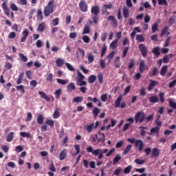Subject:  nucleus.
I'll use <instances>...</instances> for the list:
<instances>
[{"label":"nucleus","mask_w":176,"mask_h":176,"mask_svg":"<svg viewBox=\"0 0 176 176\" xmlns=\"http://www.w3.org/2000/svg\"><path fill=\"white\" fill-rule=\"evenodd\" d=\"M87 152H88L89 153H92L94 156H98V159H102V157H104V153H108V148H96L94 150L93 147L90 146L87 148Z\"/></svg>","instance_id":"1"},{"label":"nucleus","mask_w":176,"mask_h":176,"mask_svg":"<svg viewBox=\"0 0 176 176\" xmlns=\"http://www.w3.org/2000/svg\"><path fill=\"white\" fill-rule=\"evenodd\" d=\"M54 1L53 0H51L49 1L46 7H45L44 16H45V17H48V16H50V14L53 13L54 8Z\"/></svg>","instance_id":"2"},{"label":"nucleus","mask_w":176,"mask_h":176,"mask_svg":"<svg viewBox=\"0 0 176 176\" xmlns=\"http://www.w3.org/2000/svg\"><path fill=\"white\" fill-rule=\"evenodd\" d=\"M78 77L76 78V85L77 86H86L87 85V82L85 81L86 77L80 73V72L78 71Z\"/></svg>","instance_id":"3"},{"label":"nucleus","mask_w":176,"mask_h":176,"mask_svg":"<svg viewBox=\"0 0 176 176\" xmlns=\"http://www.w3.org/2000/svg\"><path fill=\"white\" fill-rule=\"evenodd\" d=\"M136 123H142L145 120V113L143 111H138L134 116Z\"/></svg>","instance_id":"4"},{"label":"nucleus","mask_w":176,"mask_h":176,"mask_svg":"<svg viewBox=\"0 0 176 176\" xmlns=\"http://www.w3.org/2000/svg\"><path fill=\"white\" fill-rule=\"evenodd\" d=\"M134 145L136 151H139V152H142V151L144 149V147L145 146V144L142 140H136Z\"/></svg>","instance_id":"5"},{"label":"nucleus","mask_w":176,"mask_h":176,"mask_svg":"<svg viewBox=\"0 0 176 176\" xmlns=\"http://www.w3.org/2000/svg\"><path fill=\"white\" fill-rule=\"evenodd\" d=\"M3 3L1 4V8L5 13L6 16H10V9L8 8V0H2Z\"/></svg>","instance_id":"6"},{"label":"nucleus","mask_w":176,"mask_h":176,"mask_svg":"<svg viewBox=\"0 0 176 176\" xmlns=\"http://www.w3.org/2000/svg\"><path fill=\"white\" fill-rule=\"evenodd\" d=\"M145 69H146L148 71V69H149V68L148 67V66H146L145 65V60H141L139 65V71L140 72V74H142L143 72H145Z\"/></svg>","instance_id":"7"},{"label":"nucleus","mask_w":176,"mask_h":176,"mask_svg":"<svg viewBox=\"0 0 176 176\" xmlns=\"http://www.w3.org/2000/svg\"><path fill=\"white\" fill-rule=\"evenodd\" d=\"M79 7L81 12H83L84 13H86V12H87V3H86V1L82 0L79 3Z\"/></svg>","instance_id":"8"},{"label":"nucleus","mask_w":176,"mask_h":176,"mask_svg":"<svg viewBox=\"0 0 176 176\" xmlns=\"http://www.w3.org/2000/svg\"><path fill=\"white\" fill-rule=\"evenodd\" d=\"M139 50H140L143 57H146V54H148V50H146V47H145V45L140 44Z\"/></svg>","instance_id":"9"},{"label":"nucleus","mask_w":176,"mask_h":176,"mask_svg":"<svg viewBox=\"0 0 176 176\" xmlns=\"http://www.w3.org/2000/svg\"><path fill=\"white\" fill-rule=\"evenodd\" d=\"M28 35H30V32L27 29H25L22 32L23 36L21 38V42H25V41H27Z\"/></svg>","instance_id":"10"},{"label":"nucleus","mask_w":176,"mask_h":176,"mask_svg":"<svg viewBox=\"0 0 176 176\" xmlns=\"http://www.w3.org/2000/svg\"><path fill=\"white\" fill-rule=\"evenodd\" d=\"M45 28H46V23L42 22L38 25L36 28V31L37 32H43Z\"/></svg>","instance_id":"11"},{"label":"nucleus","mask_w":176,"mask_h":176,"mask_svg":"<svg viewBox=\"0 0 176 176\" xmlns=\"http://www.w3.org/2000/svg\"><path fill=\"white\" fill-rule=\"evenodd\" d=\"M91 13L94 14V16H98V13H100V7L98 6H94L91 9Z\"/></svg>","instance_id":"12"},{"label":"nucleus","mask_w":176,"mask_h":176,"mask_svg":"<svg viewBox=\"0 0 176 176\" xmlns=\"http://www.w3.org/2000/svg\"><path fill=\"white\" fill-rule=\"evenodd\" d=\"M76 89V85L74 82H69L67 86V90L69 93L74 91Z\"/></svg>","instance_id":"13"},{"label":"nucleus","mask_w":176,"mask_h":176,"mask_svg":"<svg viewBox=\"0 0 176 176\" xmlns=\"http://www.w3.org/2000/svg\"><path fill=\"white\" fill-rule=\"evenodd\" d=\"M56 64L57 65V67H63V65H64V64H65V60H64V58H58L56 60Z\"/></svg>","instance_id":"14"},{"label":"nucleus","mask_w":176,"mask_h":176,"mask_svg":"<svg viewBox=\"0 0 176 176\" xmlns=\"http://www.w3.org/2000/svg\"><path fill=\"white\" fill-rule=\"evenodd\" d=\"M157 81L150 80V84L148 85L147 90H148V91H151V90H152L153 87H155V86H157Z\"/></svg>","instance_id":"15"},{"label":"nucleus","mask_w":176,"mask_h":176,"mask_svg":"<svg viewBox=\"0 0 176 176\" xmlns=\"http://www.w3.org/2000/svg\"><path fill=\"white\" fill-rule=\"evenodd\" d=\"M123 99V95L120 94L118 98L116 100L115 103V107L116 108H119L120 107V102H122V100Z\"/></svg>","instance_id":"16"},{"label":"nucleus","mask_w":176,"mask_h":176,"mask_svg":"<svg viewBox=\"0 0 176 176\" xmlns=\"http://www.w3.org/2000/svg\"><path fill=\"white\" fill-rule=\"evenodd\" d=\"M107 21H111V23L113 24V27H117L118 26V23L116 22V19H115V16H109L107 18Z\"/></svg>","instance_id":"17"},{"label":"nucleus","mask_w":176,"mask_h":176,"mask_svg":"<svg viewBox=\"0 0 176 176\" xmlns=\"http://www.w3.org/2000/svg\"><path fill=\"white\" fill-rule=\"evenodd\" d=\"M38 94L40 97H41V98H44V100L47 102L50 101V98H49V96H47V95H46V93H45L44 91H39Z\"/></svg>","instance_id":"18"},{"label":"nucleus","mask_w":176,"mask_h":176,"mask_svg":"<svg viewBox=\"0 0 176 176\" xmlns=\"http://www.w3.org/2000/svg\"><path fill=\"white\" fill-rule=\"evenodd\" d=\"M173 57V54H169L168 55H165L163 58V63L164 64H167L170 62V59Z\"/></svg>","instance_id":"19"},{"label":"nucleus","mask_w":176,"mask_h":176,"mask_svg":"<svg viewBox=\"0 0 176 176\" xmlns=\"http://www.w3.org/2000/svg\"><path fill=\"white\" fill-rule=\"evenodd\" d=\"M159 148H154L152 151H151V155L153 157H157L159 156L160 153Z\"/></svg>","instance_id":"20"},{"label":"nucleus","mask_w":176,"mask_h":176,"mask_svg":"<svg viewBox=\"0 0 176 176\" xmlns=\"http://www.w3.org/2000/svg\"><path fill=\"white\" fill-rule=\"evenodd\" d=\"M57 83L59 85H63V86H65V85H67V83L69 82V80H63L60 78H56Z\"/></svg>","instance_id":"21"},{"label":"nucleus","mask_w":176,"mask_h":176,"mask_svg":"<svg viewBox=\"0 0 176 176\" xmlns=\"http://www.w3.org/2000/svg\"><path fill=\"white\" fill-rule=\"evenodd\" d=\"M94 129V122H92L89 125L86 126V130L87 133H91Z\"/></svg>","instance_id":"22"},{"label":"nucleus","mask_w":176,"mask_h":176,"mask_svg":"<svg viewBox=\"0 0 176 176\" xmlns=\"http://www.w3.org/2000/svg\"><path fill=\"white\" fill-rule=\"evenodd\" d=\"M118 47V39H115L113 42L110 44V49L115 50Z\"/></svg>","instance_id":"23"},{"label":"nucleus","mask_w":176,"mask_h":176,"mask_svg":"<svg viewBox=\"0 0 176 176\" xmlns=\"http://www.w3.org/2000/svg\"><path fill=\"white\" fill-rule=\"evenodd\" d=\"M37 20L38 21H42L43 20V15L42 14V10L39 9L37 11Z\"/></svg>","instance_id":"24"},{"label":"nucleus","mask_w":176,"mask_h":176,"mask_svg":"<svg viewBox=\"0 0 176 176\" xmlns=\"http://www.w3.org/2000/svg\"><path fill=\"white\" fill-rule=\"evenodd\" d=\"M153 53L156 56V57H158L160 56V47H155L153 49Z\"/></svg>","instance_id":"25"},{"label":"nucleus","mask_w":176,"mask_h":176,"mask_svg":"<svg viewBox=\"0 0 176 176\" xmlns=\"http://www.w3.org/2000/svg\"><path fill=\"white\" fill-rule=\"evenodd\" d=\"M62 93H63V90L61 89H56V91L54 92L55 98H56V100H58Z\"/></svg>","instance_id":"26"},{"label":"nucleus","mask_w":176,"mask_h":176,"mask_svg":"<svg viewBox=\"0 0 176 176\" xmlns=\"http://www.w3.org/2000/svg\"><path fill=\"white\" fill-rule=\"evenodd\" d=\"M164 35H165V36H168V35H170V32H168V27H165L161 32V36H163Z\"/></svg>","instance_id":"27"},{"label":"nucleus","mask_w":176,"mask_h":176,"mask_svg":"<svg viewBox=\"0 0 176 176\" xmlns=\"http://www.w3.org/2000/svg\"><path fill=\"white\" fill-rule=\"evenodd\" d=\"M67 156V151L63 150L59 155V160H64L65 159V157Z\"/></svg>","instance_id":"28"},{"label":"nucleus","mask_w":176,"mask_h":176,"mask_svg":"<svg viewBox=\"0 0 176 176\" xmlns=\"http://www.w3.org/2000/svg\"><path fill=\"white\" fill-rule=\"evenodd\" d=\"M87 58H88V61H89V64L93 63V61H94V55H93V53L88 52L87 53Z\"/></svg>","instance_id":"29"},{"label":"nucleus","mask_w":176,"mask_h":176,"mask_svg":"<svg viewBox=\"0 0 176 176\" xmlns=\"http://www.w3.org/2000/svg\"><path fill=\"white\" fill-rule=\"evenodd\" d=\"M121 159H122V157L120 156V155L119 154L116 155L113 160V165L117 164V163H119V161H120Z\"/></svg>","instance_id":"30"},{"label":"nucleus","mask_w":176,"mask_h":176,"mask_svg":"<svg viewBox=\"0 0 176 176\" xmlns=\"http://www.w3.org/2000/svg\"><path fill=\"white\" fill-rule=\"evenodd\" d=\"M96 79H97V77L95 75H91L88 78V82L90 84L94 83Z\"/></svg>","instance_id":"31"},{"label":"nucleus","mask_w":176,"mask_h":176,"mask_svg":"<svg viewBox=\"0 0 176 176\" xmlns=\"http://www.w3.org/2000/svg\"><path fill=\"white\" fill-rule=\"evenodd\" d=\"M149 102L155 104V102H159V98L157 96H151L149 98Z\"/></svg>","instance_id":"32"},{"label":"nucleus","mask_w":176,"mask_h":176,"mask_svg":"<svg viewBox=\"0 0 176 176\" xmlns=\"http://www.w3.org/2000/svg\"><path fill=\"white\" fill-rule=\"evenodd\" d=\"M168 68V67L167 65L163 66L161 68V72H160V75L162 76H164V75H166V72H167V69Z\"/></svg>","instance_id":"33"},{"label":"nucleus","mask_w":176,"mask_h":176,"mask_svg":"<svg viewBox=\"0 0 176 176\" xmlns=\"http://www.w3.org/2000/svg\"><path fill=\"white\" fill-rule=\"evenodd\" d=\"M14 134V133L13 132H10L6 138V141L7 142H12V141L13 140V135Z\"/></svg>","instance_id":"34"},{"label":"nucleus","mask_w":176,"mask_h":176,"mask_svg":"<svg viewBox=\"0 0 176 176\" xmlns=\"http://www.w3.org/2000/svg\"><path fill=\"white\" fill-rule=\"evenodd\" d=\"M58 118H60V110L56 109L53 113V118L58 119Z\"/></svg>","instance_id":"35"},{"label":"nucleus","mask_w":176,"mask_h":176,"mask_svg":"<svg viewBox=\"0 0 176 176\" xmlns=\"http://www.w3.org/2000/svg\"><path fill=\"white\" fill-rule=\"evenodd\" d=\"M21 137H23V138H30L31 137V133L28 132H20Z\"/></svg>","instance_id":"36"},{"label":"nucleus","mask_w":176,"mask_h":176,"mask_svg":"<svg viewBox=\"0 0 176 176\" xmlns=\"http://www.w3.org/2000/svg\"><path fill=\"white\" fill-rule=\"evenodd\" d=\"M159 130H160V127H159V126H155V127H154V128H153V129H151V131H150L149 135H152L153 133H159Z\"/></svg>","instance_id":"37"},{"label":"nucleus","mask_w":176,"mask_h":176,"mask_svg":"<svg viewBox=\"0 0 176 176\" xmlns=\"http://www.w3.org/2000/svg\"><path fill=\"white\" fill-rule=\"evenodd\" d=\"M168 102H169L170 107H171L173 109H176V102H174V100H171V98H169Z\"/></svg>","instance_id":"38"},{"label":"nucleus","mask_w":176,"mask_h":176,"mask_svg":"<svg viewBox=\"0 0 176 176\" xmlns=\"http://www.w3.org/2000/svg\"><path fill=\"white\" fill-rule=\"evenodd\" d=\"M16 90L24 94L25 93V90H24V85H18L16 87Z\"/></svg>","instance_id":"39"},{"label":"nucleus","mask_w":176,"mask_h":176,"mask_svg":"<svg viewBox=\"0 0 176 176\" xmlns=\"http://www.w3.org/2000/svg\"><path fill=\"white\" fill-rule=\"evenodd\" d=\"M23 78H24V73H21L16 81L17 85H21V82H23Z\"/></svg>","instance_id":"40"},{"label":"nucleus","mask_w":176,"mask_h":176,"mask_svg":"<svg viewBox=\"0 0 176 176\" xmlns=\"http://www.w3.org/2000/svg\"><path fill=\"white\" fill-rule=\"evenodd\" d=\"M83 101V97L77 96L73 98V102H82Z\"/></svg>","instance_id":"41"},{"label":"nucleus","mask_w":176,"mask_h":176,"mask_svg":"<svg viewBox=\"0 0 176 176\" xmlns=\"http://www.w3.org/2000/svg\"><path fill=\"white\" fill-rule=\"evenodd\" d=\"M123 16L124 19H127L129 16V9L127 8H124L123 9Z\"/></svg>","instance_id":"42"},{"label":"nucleus","mask_w":176,"mask_h":176,"mask_svg":"<svg viewBox=\"0 0 176 176\" xmlns=\"http://www.w3.org/2000/svg\"><path fill=\"white\" fill-rule=\"evenodd\" d=\"M19 58L23 63H27V61H28V58L23 54H19Z\"/></svg>","instance_id":"43"},{"label":"nucleus","mask_w":176,"mask_h":176,"mask_svg":"<svg viewBox=\"0 0 176 176\" xmlns=\"http://www.w3.org/2000/svg\"><path fill=\"white\" fill-rule=\"evenodd\" d=\"M65 65L69 71H71L72 72H74V71H75V68H74V66L71 65V63H66Z\"/></svg>","instance_id":"44"},{"label":"nucleus","mask_w":176,"mask_h":176,"mask_svg":"<svg viewBox=\"0 0 176 176\" xmlns=\"http://www.w3.org/2000/svg\"><path fill=\"white\" fill-rule=\"evenodd\" d=\"M93 115L94 116V118H97V116H98V114L100 113V109L95 107L93 110Z\"/></svg>","instance_id":"45"},{"label":"nucleus","mask_w":176,"mask_h":176,"mask_svg":"<svg viewBox=\"0 0 176 176\" xmlns=\"http://www.w3.org/2000/svg\"><path fill=\"white\" fill-rule=\"evenodd\" d=\"M159 25L157 23H154L152 25L151 30H152V32L153 34H155V32H156V31H157V30H159Z\"/></svg>","instance_id":"46"},{"label":"nucleus","mask_w":176,"mask_h":176,"mask_svg":"<svg viewBox=\"0 0 176 176\" xmlns=\"http://www.w3.org/2000/svg\"><path fill=\"white\" fill-rule=\"evenodd\" d=\"M90 32V26L89 25H85L84 27V30L82 32V35H85L86 34H89Z\"/></svg>","instance_id":"47"},{"label":"nucleus","mask_w":176,"mask_h":176,"mask_svg":"<svg viewBox=\"0 0 176 176\" xmlns=\"http://www.w3.org/2000/svg\"><path fill=\"white\" fill-rule=\"evenodd\" d=\"M140 129H141L140 135H142V137H145V134L146 133V131L145 130H146L147 128L144 126H140Z\"/></svg>","instance_id":"48"},{"label":"nucleus","mask_w":176,"mask_h":176,"mask_svg":"<svg viewBox=\"0 0 176 176\" xmlns=\"http://www.w3.org/2000/svg\"><path fill=\"white\" fill-rule=\"evenodd\" d=\"M131 148H132L131 144H129V145L126 147V148H125V150H124V153H123V155H127V153H129V152H130Z\"/></svg>","instance_id":"49"},{"label":"nucleus","mask_w":176,"mask_h":176,"mask_svg":"<svg viewBox=\"0 0 176 176\" xmlns=\"http://www.w3.org/2000/svg\"><path fill=\"white\" fill-rule=\"evenodd\" d=\"M37 123H38V124H42V123H43V116L39 115V116L37 117Z\"/></svg>","instance_id":"50"},{"label":"nucleus","mask_w":176,"mask_h":176,"mask_svg":"<svg viewBox=\"0 0 176 176\" xmlns=\"http://www.w3.org/2000/svg\"><path fill=\"white\" fill-rule=\"evenodd\" d=\"M101 138L98 139V142H105V134L104 133H100Z\"/></svg>","instance_id":"51"},{"label":"nucleus","mask_w":176,"mask_h":176,"mask_svg":"<svg viewBox=\"0 0 176 176\" xmlns=\"http://www.w3.org/2000/svg\"><path fill=\"white\" fill-rule=\"evenodd\" d=\"M10 9H11V10H13V12H17L19 10L17 6L13 3H11V5H10Z\"/></svg>","instance_id":"52"},{"label":"nucleus","mask_w":176,"mask_h":176,"mask_svg":"<svg viewBox=\"0 0 176 176\" xmlns=\"http://www.w3.org/2000/svg\"><path fill=\"white\" fill-rule=\"evenodd\" d=\"M108 36V33L107 32H103L102 34H101V41L102 42H105V41H107V37Z\"/></svg>","instance_id":"53"},{"label":"nucleus","mask_w":176,"mask_h":176,"mask_svg":"<svg viewBox=\"0 0 176 176\" xmlns=\"http://www.w3.org/2000/svg\"><path fill=\"white\" fill-rule=\"evenodd\" d=\"M100 99L101 101H102V102H105V101H107V100H108V94H104L100 96Z\"/></svg>","instance_id":"54"},{"label":"nucleus","mask_w":176,"mask_h":176,"mask_svg":"<svg viewBox=\"0 0 176 176\" xmlns=\"http://www.w3.org/2000/svg\"><path fill=\"white\" fill-rule=\"evenodd\" d=\"M82 39L83 42H85V43H89L90 42V37H89L88 36H83Z\"/></svg>","instance_id":"55"},{"label":"nucleus","mask_w":176,"mask_h":176,"mask_svg":"<svg viewBox=\"0 0 176 176\" xmlns=\"http://www.w3.org/2000/svg\"><path fill=\"white\" fill-rule=\"evenodd\" d=\"M136 41H138V42H144V36L141 34H138L136 36Z\"/></svg>","instance_id":"56"},{"label":"nucleus","mask_w":176,"mask_h":176,"mask_svg":"<svg viewBox=\"0 0 176 176\" xmlns=\"http://www.w3.org/2000/svg\"><path fill=\"white\" fill-rule=\"evenodd\" d=\"M135 163H136V164H139V165H142L144 164V163H145V160H140V159H136L134 160Z\"/></svg>","instance_id":"57"},{"label":"nucleus","mask_w":176,"mask_h":176,"mask_svg":"<svg viewBox=\"0 0 176 176\" xmlns=\"http://www.w3.org/2000/svg\"><path fill=\"white\" fill-rule=\"evenodd\" d=\"M23 147L21 146H17L15 147V152H16V153H20V152H23Z\"/></svg>","instance_id":"58"},{"label":"nucleus","mask_w":176,"mask_h":176,"mask_svg":"<svg viewBox=\"0 0 176 176\" xmlns=\"http://www.w3.org/2000/svg\"><path fill=\"white\" fill-rule=\"evenodd\" d=\"M25 74L28 79H30V80L32 79V72L30 70L27 71Z\"/></svg>","instance_id":"59"},{"label":"nucleus","mask_w":176,"mask_h":176,"mask_svg":"<svg viewBox=\"0 0 176 176\" xmlns=\"http://www.w3.org/2000/svg\"><path fill=\"white\" fill-rule=\"evenodd\" d=\"M46 124H48L50 127H53L54 126V121L52 120H47L46 121Z\"/></svg>","instance_id":"60"},{"label":"nucleus","mask_w":176,"mask_h":176,"mask_svg":"<svg viewBox=\"0 0 176 176\" xmlns=\"http://www.w3.org/2000/svg\"><path fill=\"white\" fill-rule=\"evenodd\" d=\"M113 56H115V52L113 51L108 55L107 58L109 60V63H110L111 60L113 58Z\"/></svg>","instance_id":"61"},{"label":"nucleus","mask_w":176,"mask_h":176,"mask_svg":"<svg viewBox=\"0 0 176 176\" xmlns=\"http://www.w3.org/2000/svg\"><path fill=\"white\" fill-rule=\"evenodd\" d=\"M140 96H146V89H145V88L142 87L140 90Z\"/></svg>","instance_id":"62"},{"label":"nucleus","mask_w":176,"mask_h":176,"mask_svg":"<svg viewBox=\"0 0 176 176\" xmlns=\"http://www.w3.org/2000/svg\"><path fill=\"white\" fill-rule=\"evenodd\" d=\"M36 47H41L43 46V43L41 40H38L36 43Z\"/></svg>","instance_id":"63"},{"label":"nucleus","mask_w":176,"mask_h":176,"mask_svg":"<svg viewBox=\"0 0 176 176\" xmlns=\"http://www.w3.org/2000/svg\"><path fill=\"white\" fill-rule=\"evenodd\" d=\"M130 171H131V166H127L124 170V174H129V173H130Z\"/></svg>","instance_id":"64"}]
</instances>
